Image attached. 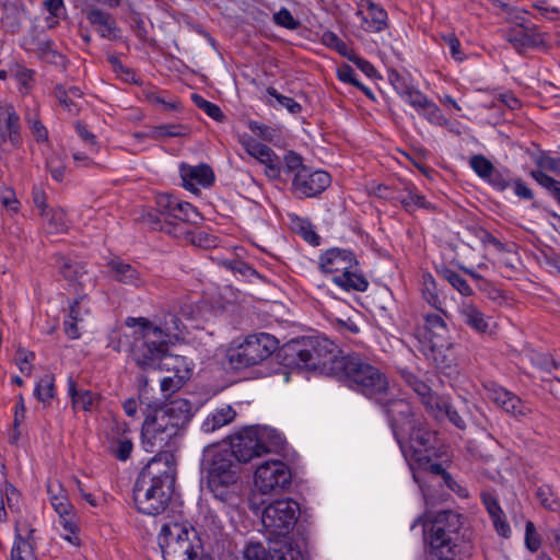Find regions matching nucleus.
Instances as JSON below:
<instances>
[{
  "label": "nucleus",
  "instance_id": "obj_1",
  "mask_svg": "<svg viewBox=\"0 0 560 560\" xmlns=\"http://www.w3.org/2000/svg\"><path fill=\"white\" fill-rule=\"evenodd\" d=\"M325 336H301L288 341L284 360L304 374L325 375L353 385H388L385 373L363 354L343 350Z\"/></svg>",
  "mask_w": 560,
  "mask_h": 560
},
{
  "label": "nucleus",
  "instance_id": "obj_2",
  "mask_svg": "<svg viewBox=\"0 0 560 560\" xmlns=\"http://www.w3.org/2000/svg\"><path fill=\"white\" fill-rule=\"evenodd\" d=\"M141 427V445L148 453L156 448H178L179 443L201 407L186 398H176L168 401L154 402Z\"/></svg>",
  "mask_w": 560,
  "mask_h": 560
},
{
  "label": "nucleus",
  "instance_id": "obj_3",
  "mask_svg": "<svg viewBox=\"0 0 560 560\" xmlns=\"http://www.w3.org/2000/svg\"><path fill=\"white\" fill-rule=\"evenodd\" d=\"M236 434L231 438L230 445L209 444L203 447L199 470L201 480L206 479L207 487L213 499L223 505H232L235 491L232 487L240 479L241 464L250 463L241 456L236 446Z\"/></svg>",
  "mask_w": 560,
  "mask_h": 560
},
{
  "label": "nucleus",
  "instance_id": "obj_4",
  "mask_svg": "<svg viewBox=\"0 0 560 560\" xmlns=\"http://www.w3.org/2000/svg\"><path fill=\"white\" fill-rule=\"evenodd\" d=\"M287 345L288 342L278 353L281 362L270 360L272 353L278 349L279 341L269 334L260 332L247 336L240 346L229 349L226 357L231 369L235 371L256 368L252 372L256 377L280 375L283 382H290L291 374H304V370L288 365L284 360Z\"/></svg>",
  "mask_w": 560,
  "mask_h": 560
},
{
  "label": "nucleus",
  "instance_id": "obj_5",
  "mask_svg": "<svg viewBox=\"0 0 560 560\" xmlns=\"http://www.w3.org/2000/svg\"><path fill=\"white\" fill-rule=\"evenodd\" d=\"M431 560H467L472 556V532L464 524V516L452 510L436 513L429 528Z\"/></svg>",
  "mask_w": 560,
  "mask_h": 560
},
{
  "label": "nucleus",
  "instance_id": "obj_6",
  "mask_svg": "<svg viewBox=\"0 0 560 560\" xmlns=\"http://www.w3.org/2000/svg\"><path fill=\"white\" fill-rule=\"evenodd\" d=\"M127 326L135 327L133 341L131 343V358L136 364L154 366L168 351L171 337L178 336L186 329L184 323L174 314H168L164 319V327L154 326L149 319L129 317Z\"/></svg>",
  "mask_w": 560,
  "mask_h": 560
},
{
  "label": "nucleus",
  "instance_id": "obj_7",
  "mask_svg": "<svg viewBox=\"0 0 560 560\" xmlns=\"http://www.w3.org/2000/svg\"><path fill=\"white\" fill-rule=\"evenodd\" d=\"M360 394L380 406L385 412L395 440L401 445L402 432L419 420L416 419L409 398L400 387H355Z\"/></svg>",
  "mask_w": 560,
  "mask_h": 560
},
{
  "label": "nucleus",
  "instance_id": "obj_8",
  "mask_svg": "<svg viewBox=\"0 0 560 560\" xmlns=\"http://www.w3.org/2000/svg\"><path fill=\"white\" fill-rule=\"evenodd\" d=\"M405 457L409 458L411 469L418 467V471L424 469L429 464L445 457L448 459L447 447L440 439L436 431L427 428L420 420L402 432L401 445H399Z\"/></svg>",
  "mask_w": 560,
  "mask_h": 560
},
{
  "label": "nucleus",
  "instance_id": "obj_9",
  "mask_svg": "<svg viewBox=\"0 0 560 560\" xmlns=\"http://www.w3.org/2000/svg\"><path fill=\"white\" fill-rule=\"evenodd\" d=\"M164 560H198L202 549L197 530L188 523L164 524L159 535Z\"/></svg>",
  "mask_w": 560,
  "mask_h": 560
},
{
  "label": "nucleus",
  "instance_id": "obj_10",
  "mask_svg": "<svg viewBox=\"0 0 560 560\" xmlns=\"http://www.w3.org/2000/svg\"><path fill=\"white\" fill-rule=\"evenodd\" d=\"M236 446L241 455L254 460L268 453H281L287 445L285 438L276 429L267 425H250L236 433Z\"/></svg>",
  "mask_w": 560,
  "mask_h": 560
},
{
  "label": "nucleus",
  "instance_id": "obj_11",
  "mask_svg": "<svg viewBox=\"0 0 560 560\" xmlns=\"http://www.w3.org/2000/svg\"><path fill=\"white\" fill-rule=\"evenodd\" d=\"M300 504L293 499H280L269 503L262 511L261 523L272 536L287 537L295 528L299 536H303Z\"/></svg>",
  "mask_w": 560,
  "mask_h": 560
},
{
  "label": "nucleus",
  "instance_id": "obj_12",
  "mask_svg": "<svg viewBox=\"0 0 560 560\" xmlns=\"http://www.w3.org/2000/svg\"><path fill=\"white\" fill-rule=\"evenodd\" d=\"M140 369L137 381L138 385H149L151 382H159L160 385H173V376H160L162 369L172 371L178 383L184 385L190 380L194 373V365L185 357L171 355L168 351L163 354L154 366L137 364Z\"/></svg>",
  "mask_w": 560,
  "mask_h": 560
},
{
  "label": "nucleus",
  "instance_id": "obj_13",
  "mask_svg": "<svg viewBox=\"0 0 560 560\" xmlns=\"http://www.w3.org/2000/svg\"><path fill=\"white\" fill-rule=\"evenodd\" d=\"M415 482L419 486L427 504H433L436 500L432 492L435 485L445 486L460 498H467L468 491L462 487L443 467L442 462L429 464L421 471H413Z\"/></svg>",
  "mask_w": 560,
  "mask_h": 560
},
{
  "label": "nucleus",
  "instance_id": "obj_14",
  "mask_svg": "<svg viewBox=\"0 0 560 560\" xmlns=\"http://www.w3.org/2000/svg\"><path fill=\"white\" fill-rule=\"evenodd\" d=\"M415 482L419 486L427 504H433L436 500L432 492L435 485L445 486L460 498H467L468 491L462 487L443 467L442 462L429 464L421 471H413Z\"/></svg>",
  "mask_w": 560,
  "mask_h": 560
},
{
  "label": "nucleus",
  "instance_id": "obj_15",
  "mask_svg": "<svg viewBox=\"0 0 560 560\" xmlns=\"http://www.w3.org/2000/svg\"><path fill=\"white\" fill-rule=\"evenodd\" d=\"M178 448L163 447L156 448V454L141 469L138 477L140 483L150 482L159 483L162 488L175 489L176 480V459L174 453Z\"/></svg>",
  "mask_w": 560,
  "mask_h": 560
},
{
  "label": "nucleus",
  "instance_id": "obj_16",
  "mask_svg": "<svg viewBox=\"0 0 560 560\" xmlns=\"http://www.w3.org/2000/svg\"><path fill=\"white\" fill-rule=\"evenodd\" d=\"M145 481V483H140V477H137L132 490L133 501L140 513L155 516L166 510L174 490L162 488L159 483L149 480Z\"/></svg>",
  "mask_w": 560,
  "mask_h": 560
},
{
  "label": "nucleus",
  "instance_id": "obj_17",
  "mask_svg": "<svg viewBox=\"0 0 560 560\" xmlns=\"http://www.w3.org/2000/svg\"><path fill=\"white\" fill-rule=\"evenodd\" d=\"M292 471L282 460L270 459L259 464L255 470L254 483L262 494L280 493L290 488Z\"/></svg>",
  "mask_w": 560,
  "mask_h": 560
},
{
  "label": "nucleus",
  "instance_id": "obj_18",
  "mask_svg": "<svg viewBox=\"0 0 560 560\" xmlns=\"http://www.w3.org/2000/svg\"><path fill=\"white\" fill-rule=\"evenodd\" d=\"M331 183V177L324 171H312L310 167L295 173L292 180V192L299 199L313 198L320 195Z\"/></svg>",
  "mask_w": 560,
  "mask_h": 560
},
{
  "label": "nucleus",
  "instance_id": "obj_19",
  "mask_svg": "<svg viewBox=\"0 0 560 560\" xmlns=\"http://www.w3.org/2000/svg\"><path fill=\"white\" fill-rule=\"evenodd\" d=\"M54 261L58 272L78 291H83L88 285L93 284L84 261L62 254L54 255Z\"/></svg>",
  "mask_w": 560,
  "mask_h": 560
},
{
  "label": "nucleus",
  "instance_id": "obj_20",
  "mask_svg": "<svg viewBox=\"0 0 560 560\" xmlns=\"http://www.w3.org/2000/svg\"><path fill=\"white\" fill-rule=\"evenodd\" d=\"M424 339L435 360V353H442L451 347V338L445 320L440 314L424 315Z\"/></svg>",
  "mask_w": 560,
  "mask_h": 560
},
{
  "label": "nucleus",
  "instance_id": "obj_21",
  "mask_svg": "<svg viewBox=\"0 0 560 560\" xmlns=\"http://www.w3.org/2000/svg\"><path fill=\"white\" fill-rule=\"evenodd\" d=\"M357 265L353 252L345 248L332 247L319 256V269L325 273H343Z\"/></svg>",
  "mask_w": 560,
  "mask_h": 560
},
{
  "label": "nucleus",
  "instance_id": "obj_22",
  "mask_svg": "<svg viewBox=\"0 0 560 560\" xmlns=\"http://www.w3.org/2000/svg\"><path fill=\"white\" fill-rule=\"evenodd\" d=\"M179 172L183 180V187L192 192L199 191L198 188H196L194 182L202 187H210L213 185L215 179L214 173L210 165L203 163L197 166L182 163L179 166Z\"/></svg>",
  "mask_w": 560,
  "mask_h": 560
},
{
  "label": "nucleus",
  "instance_id": "obj_23",
  "mask_svg": "<svg viewBox=\"0 0 560 560\" xmlns=\"http://www.w3.org/2000/svg\"><path fill=\"white\" fill-rule=\"evenodd\" d=\"M143 223L149 225L150 229L161 231L177 240H190L192 231L188 230L186 222L174 219H162L155 213H145L142 217Z\"/></svg>",
  "mask_w": 560,
  "mask_h": 560
},
{
  "label": "nucleus",
  "instance_id": "obj_24",
  "mask_svg": "<svg viewBox=\"0 0 560 560\" xmlns=\"http://www.w3.org/2000/svg\"><path fill=\"white\" fill-rule=\"evenodd\" d=\"M86 299L88 295L82 293L69 303V311L63 320V330L70 339L80 338L81 332L79 324L89 315V308L84 305Z\"/></svg>",
  "mask_w": 560,
  "mask_h": 560
},
{
  "label": "nucleus",
  "instance_id": "obj_25",
  "mask_svg": "<svg viewBox=\"0 0 560 560\" xmlns=\"http://www.w3.org/2000/svg\"><path fill=\"white\" fill-rule=\"evenodd\" d=\"M0 132L3 140L9 139L14 148L22 144L20 117L13 106H5L0 112Z\"/></svg>",
  "mask_w": 560,
  "mask_h": 560
},
{
  "label": "nucleus",
  "instance_id": "obj_26",
  "mask_svg": "<svg viewBox=\"0 0 560 560\" xmlns=\"http://www.w3.org/2000/svg\"><path fill=\"white\" fill-rule=\"evenodd\" d=\"M392 198L397 200L409 213H413L418 208L427 210L435 209L434 205L427 201L425 197L418 194L416 187L409 183H405L402 190H399L397 195Z\"/></svg>",
  "mask_w": 560,
  "mask_h": 560
},
{
  "label": "nucleus",
  "instance_id": "obj_27",
  "mask_svg": "<svg viewBox=\"0 0 560 560\" xmlns=\"http://www.w3.org/2000/svg\"><path fill=\"white\" fill-rule=\"evenodd\" d=\"M413 389L427 412L441 421L442 408L446 407L450 398L433 392L432 387H413Z\"/></svg>",
  "mask_w": 560,
  "mask_h": 560
},
{
  "label": "nucleus",
  "instance_id": "obj_28",
  "mask_svg": "<svg viewBox=\"0 0 560 560\" xmlns=\"http://www.w3.org/2000/svg\"><path fill=\"white\" fill-rule=\"evenodd\" d=\"M236 417V411L230 406H223L211 411L200 425V431L210 434L230 424Z\"/></svg>",
  "mask_w": 560,
  "mask_h": 560
},
{
  "label": "nucleus",
  "instance_id": "obj_29",
  "mask_svg": "<svg viewBox=\"0 0 560 560\" xmlns=\"http://www.w3.org/2000/svg\"><path fill=\"white\" fill-rule=\"evenodd\" d=\"M489 389L488 397L491 398L495 405L503 408L506 412L513 415H522V401L515 394L509 392L505 387H485Z\"/></svg>",
  "mask_w": 560,
  "mask_h": 560
},
{
  "label": "nucleus",
  "instance_id": "obj_30",
  "mask_svg": "<svg viewBox=\"0 0 560 560\" xmlns=\"http://www.w3.org/2000/svg\"><path fill=\"white\" fill-rule=\"evenodd\" d=\"M72 408L84 411H93L100 404L101 395L86 387H69Z\"/></svg>",
  "mask_w": 560,
  "mask_h": 560
},
{
  "label": "nucleus",
  "instance_id": "obj_31",
  "mask_svg": "<svg viewBox=\"0 0 560 560\" xmlns=\"http://www.w3.org/2000/svg\"><path fill=\"white\" fill-rule=\"evenodd\" d=\"M331 280L337 287L347 292H364L369 287L368 279L362 273L352 271L351 269H348V271L343 273L334 276Z\"/></svg>",
  "mask_w": 560,
  "mask_h": 560
},
{
  "label": "nucleus",
  "instance_id": "obj_32",
  "mask_svg": "<svg viewBox=\"0 0 560 560\" xmlns=\"http://www.w3.org/2000/svg\"><path fill=\"white\" fill-rule=\"evenodd\" d=\"M107 267L109 268L110 277L114 280L125 284H138L139 272L130 264H126L118 259H112L107 264Z\"/></svg>",
  "mask_w": 560,
  "mask_h": 560
},
{
  "label": "nucleus",
  "instance_id": "obj_33",
  "mask_svg": "<svg viewBox=\"0 0 560 560\" xmlns=\"http://www.w3.org/2000/svg\"><path fill=\"white\" fill-rule=\"evenodd\" d=\"M242 560H273V547L270 542L249 539L243 548Z\"/></svg>",
  "mask_w": 560,
  "mask_h": 560
},
{
  "label": "nucleus",
  "instance_id": "obj_34",
  "mask_svg": "<svg viewBox=\"0 0 560 560\" xmlns=\"http://www.w3.org/2000/svg\"><path fill=\"white\" fill-rule=\"evenodd\" d=\"M404 97L413 108L425 116L435 117L440 112L436 104H434L424 94L415 88L406 93Z\"/></svg>",
  "mask_w": 560,
  "mask_h": 560
},
{
  "label": "nucleus",
  "instance_id": "obj_35",
  "mask_svg": "<svg viewBox=\"0 0 560 560\" xmlns=\"http://www.w3.org/2000/svg\"><path fill=\"white\" fill-rule=\"evenodd\" d=\"M460 315L463 322L477 332H486L488 330L489 324L485 319L483 314L472 304H463Z\"/></svg>",
  "mask_w": 560,
  "mask_h": 560
},
{
  "label": "nucleus",
  "instance_id": "obj_36",
  "mask_svg": "<svg viewBox=\"0 0 560 560\" xmlns=\"http://www.w3.org/2000/svg\"><path fill=\"white\" fill-rule=\"evenodd\" d=\"M11 560H36L34 546L26 545L22 539L20 523L15 524L14 541L11 549Z\"/></svg>",
  "mask_w": 560,
  "mask_h": 560
},
{
  "label": "nucleus",
  "instance_id": "obj_37",
  "mask_svg": "<svg viewBox=\"0 0 560 560\" xmlns=\"http://www.w3.org/2000/svg\"><path fill=\"white\" fill-rule=\"evenodd\" d=\"M506 40L512 44L518 52H522L526 48L537 47L542 42L539 34L522 33L515 30H511L508 33Z\"/></svg>",
  "mask_w": 560,
  "mask_h": 560
},
{
  "label": "nucleus",
  "instance_id": "obj_38",
  "mask_svg": "<svg viewBox=\"0 0 560 560\" xmlns=\"http://www.w3.org/2000/svg\"><path fill=\"white\" fill-rule=\"evenodd\" d=\"M529 175L540 185L548 195L560 205V180L546 174L541 170H533Z\"/></svg>",
  "mask_w": 560,
  "mask_h": 560
},
{
  "label": "nucleus",
  "instance_id": "obj_39",
  "mask_svg": "<svg viewBox=\"0 0 560 560\" xmlns=\"http://www.w3.org/2000/svg\"><path fill=\"white\" fill-rule=\"evenodd\" d=\"M438 273L446 280L454 289H456L462 295L470 296L472 289L469 287L467 281L456 271L446 267L445 265L436 269Z\"/></svg>",
  "mask_w": 560,
  "mask_h": 560
},
{
  "label": "nucleus",
  "instance_id": "obj_40",
  "mask_svg": "<svg viewBox=\"0 0 560 560\" xmlns=\"http://www.w3.org/2000/svg\"><path fill=\"white\" fill-rule=\"evenodd\" d=\"M179 200L171 194H159L155 197V210L148 213H155L162 219H173L176 213V203Z\"/></svg>",
  "mask_w": 560,
  "mask_h": 560
},
{
  "label": "nucleus",
  "instance_id": "obj_41",
  "mask_svg": "<svg viewBox=\"0 0 560 560\" xmlns=\"http://www.w3.org/2000/svg\"><path fill=\"white\" fill-rule=\"evenodd\" d=\"M422 295L424 300L434 308L446 314L445 311L442 308V302L438 295V288L436 282L433 278V276L429 272H425L422 275Z\"/></svg>",
  "mask_w": 560,
  "mask_h": 560
},
{
  "label": "nucleus",
  "instance_id": "obj_42",
  "mask_svg": "<svg viewBox=\"0 0 560 560\" xmlns=\"http://www.w3.org/2000/svg\"><path fill=\"white\" fill-rule=\"evenodd\" d=\"M36 50L43 60L66 68L67 59L63 55L54 49L52 40L47 39L38 42Z\"/></svg>",
  "mask_w": 560,
  "mask_h": 560
},
{
  "label": "nucleus",
  "instance_id": "obj_43",
  "mask_svg": "<svg viewBox=\"0 0 560 560\" xmlns=\"http://www.w3.org/2000/svg\"><path fill=\"white\" fill-rule=\"evenodd\" d=\"M189 133V128L185 125L179 124H166L160 125L152 128L150 132V138L154 140H160L162 138L168 137H185Z\"/></svg>",
  "mask_w": 560,
  "mask_h": 560
},
{
  "label": "nucleus",
  "instance_id": "obj_44",
  "mask_svg": "<svg viewBox=\"0 0 560 560\" xmlns=\"http://www.w3.org/2000/svg\"><path fill=\"white\" fill-rule=\"evenodd\" d=\"M293 229L310 245L318 246L320 244V236L314 231V228L308 220L296 217L293 220Z\"/></svg>",
  "mask_w": 560,
  "mask_h": 560
},
{
  "label": "nucleus",
  "instance_id": "obj_45",
  "mask_svg": "<svg viewBox=\"0 0 560 560\" xmlns=\"http://www.w3.org/2000/svg\"><path fill=\"white\" fill-rule=\"evenodd\" d=\"M132 450L133 443L126 435L115 438L110 442V453L120 462H126L130 457Z\"/></svg>",
  "mask_w": 560,
  "mask_h": 560
},
{
  "label": "nucleus",
  "instance_id": "obj_46",
  "mask_svg": "<svg viewBox=\"0 0 560 560\" xmlns=\"http://www.w3.org/2000/svg\"><path fill=\"white\" fill-rule=\"evenodd\" d=\"M369 15L371 18V21L368 20L366 23L369 24L368 31L371 32H381L386 27V21H387V12L380 8L378 5L374 4L373 2H370L369 8Z\"/></svg>",
  "mask_w": 560,
  "mask_h": 560
},
{
  "label": "nucleus",
  "instance_id": "obj_47",
  "mask_svg": "<svg viewBox=\"0 0 560 560\" xmlns=\"http://www.w3.org/2000/svg\"><path fill=\"white\" fill-rule=\"evenodd\" d=\"M222 266H224L228 270L233 273H238L244 278L255 277L260 280H264V277L247 262L240 259H226L222 261Z\"/></svg>",
  "mask_w": 560,
  "mask_h": 560
},
{
  "label": "nucleus",
  "instance_id": "obj_48",
  "mask_svg": "<svg viewBox=\"0 0 560 560\" xmlns=\"http://www.w3.org/2000/svg\"><path fill=\"white\" fill-rule=\"evenodd\" d=\"M536 498L541 506L548 511L557 512L560 510V501L548 485H542L536 490Z\"/></svg>",
  "mask_w": 560,
  "mask_h": 560
},
{
  "label": "nucleus",
  "instance_id": "obj_49",
  "mask_svg": "<svg viewBox=\"0 0 560 560\" xmlns=\"http://www.w3.org/2000/svg\"><path fill=\"white\" fill-rule=\"evenodd\" d=\"M486 182L498 191H504L512 185L510 171L494 167Z\"/></svg>",
  "mask_w": 560,
  "mask_h": 560
},
{
  "label": "nucleus",
  "instance_id": "obj_50",
  "mask_svg": "<svg viewBox=\"0 0 560 560\" xmlns=\"http://www.w3.org/2000/svg\"><path fill=\"white\" fill-rule=\"evenodd\" d=\"M191 101L198 108L202 109L212 119L220 122L225 119V115L221 108L217 104L205 100L201 95L192 93Z\"/></svg>",
  "mask_w": 560,
  "mask_h": 560
},
{
  "label": "nucleus",
  "instance_id": "obj_51",
  "mask_svg": "<svg viewBox=\"0 0 560 560\" xmlns=\"http://www.w3.org/2000/svg\"><path fill=\"white\" fill-rule=\"evenodd\" d=\"M279 547H273V560H305L301 549L293 547L291 542L279 544Z\"/></svg>",
  "mask_w": 560,
  "mask_h": 560
},
{
  "label": "nucleus",
  "instance_id": "obj_52",
  "mask_svg": "<svg viewBox=\"0 0 560 560\" xmlns=\"http://www.w3.org/2000/svg\"><path fill=\"white\" fill-rule=\"evenodd\" d=\"M176 206V213L173 218L174 220L186 223H197V219H200L199 212L191 203L179 201Z\"/></svg>",
  "mask_w": 560,
  "mask_h": 560
},
{
  "label": "nucleus",
  "instance_id": "obj_53",
  "mask_svg": "<svg viewBox=\"0 0 560 560\" xmlns=\"http://www.w3.org/2000/svg\"><path fill=\"white\" fill-rule=\"evenodd\" d=\"M470 167L483 180H486L495 167L490 160L481 154L472 155L469 161Z\"/></svg>",
  "mask_w": 560,
  "mask_h": 560
},
{
  "label": "nucleus",
  "instance_id": "obj_54",
  "mask_svg": "<svg viewBox=\"0 0 560 560\" xmlns=\"http://www.w3.org/2000/svg\"><path fill=\"white\" fill-rule=\"evenodd\" d=\"M267 93H268V95H270L271 97H273L277 101V103L280 107L287 108L289 113H291V114L301 113L302 106L300 103H298L292 97L282 95L273 86H268Z\"/></svg>",
  "mask_w": 560,
  "mask_h": 560
},
{
  "label": "nucleus",
  "instance_id": "obj_55",
  "mask_svg": "<svg viewBox=\"0 0 560 560\" xmlns=\"http://www.w3.org/2000/svg\"><path fill=\"white\" fill-rule=\"evenodd\" d=\"M388 80L395 91L401 96H405L406 93H408L413 88L410 83L409 77L398 72L395 69L388 71Z\"/></svg>",
  "mask_w": 560,
  "mask_h": 560
},
{
  "label": "nucleus",
  "instance_id": "obj_56",
  "mask_svg": "<svg viewBox=\"0 0 560 560\" xmlns=\"http://www.w3.org/2000/svg\"><path fill=\"white\" fill-rule=\"evenodd\" d=\"M275 24L282 26L290 31H295L300 27V21L296 20L290 10L287 8H281L278 12H276L272 16Z\"/></svg>",
  "mask_w": 560,
  "mask_h": 560
},
{
  "label": "nucleus",
  "instance_id": "obj_57",
  "mask_svg": "<svg viewBox=\"0 0 560 560\" xmlns=\"http://www.w3.org/2000/svg\"><path fill=\"white\" fill-rule=\"evenodd\" d=\"M52 94L59 102V104L63 108H66L70 114L77 115L79 113V107L71 100V97H69V93L62 84H56Z\"/></svg>",
  "mask_w": 560,
  "mask_h": 560
},
{
  "label": "nucleus",
  "instance_id": "obj_58",
  "mask_svg": "<svg viewBox=\"0 0 560 560\" xmlns=\"http://www.w3.org/2000/svg\"><path fill=\"white\" fill-rule=\"evenodd\" d=\"M48 493H51V486L47 487ZM50 502L59 516H70L73 511V505L66 495L50 494Z\"/></svg>",
  "mask_w": 560,
  "mask_h": 560
},
{
  "label": "nucleus",
  "instance_id": "obj_59",
  "mask_svg": "<svg viewBox=\"0 0 560 560\" xmlns=\"http://www.w3.org/2000/svg\"><path fill=\"white\" fill-rule=\"evenodd\" d=\"M323 43L336 49L341 56L348 59V56L352 54V51L348 48L347 44L342 42L334 32L327 31L323 34Z\"/></svg>",
  "mask_w": 560,
  "mask_h": 560
},
{
  "label": "nucleus",
  "instance_id": "obj_60",
  "mask_svg": "<svg viewBox=\"0 0 560 560\" xmlns=\"http://www.w3.org/2000/svg\"><path fill=\"white\" fill-rule=\"evenodd\" d=\"M46 167L56 182H62L65 178L66 165L60 155L51 154L46 161Z\"/></svg>",
  "mask_w": 560,
  "mask_h": 560
},
{
  "label": "nucleus",
  "instance_id": "obj_61",
  "mask_svg": "<svg viewBox=\"0 0 560 560\" xmlns=\"http://www.w3.org/2000/svg\"><path fill=\"white\" fill-rule=\"evenodd\" d=\"M481 502L487 510L489 516H495L502 514L503 510L499 503L498 497L492 491H482L480 493Z\"/></svg>",
  "mask_w": 560,
  "mask_h": 560
},
{
  "label": "nucleus",
  "instance_id": "obj_62",
  "mask_svg": "<svg viewBox=\"0 0 560 560\" xmlns=\"http://www.w3.org/2000/svg\"><path fill=\"white\" fill-rule=\"evenodd\" d=\"M525 546L530 552H536L541 546L540 537L537 534L535 525L532 521L526 522Z\"/></svg>",
  "mask_w": 560,
  "mask_h": 560
},
{
  "label": "nucleus",
  "instance_id": "obj_63",
  "mask_svg": "<svg viewBox=\"0 0 560 560\" xmlns=\"http://www.w3.org/2000/svg\"><path fill=\"white\" fill-rule=\"evenodd\" d=\"M0 202L8 210L16 213L19 211L20 201L15 196V191L11 187H2L0 189Z\"/></svg>",
  "mask_w": 560,
  "mask_h": 560
},
{
  "label": "nucleus",
  "instance_id": "obj_64",
  "mask_svg": "<svg viewBox=\"0 0 560 560\" xmlns=\"http://www.w3.org/2000/svg\"><path fill=\"white\" fill-rule=\"evenodd\" d=\"M535 163L540 168H546L549 172L560 174V159L548 155L545 151L535 159Z\"/></svg>",
  "mask_w": 560,
  "mask_h": 560
}]
</instances>
